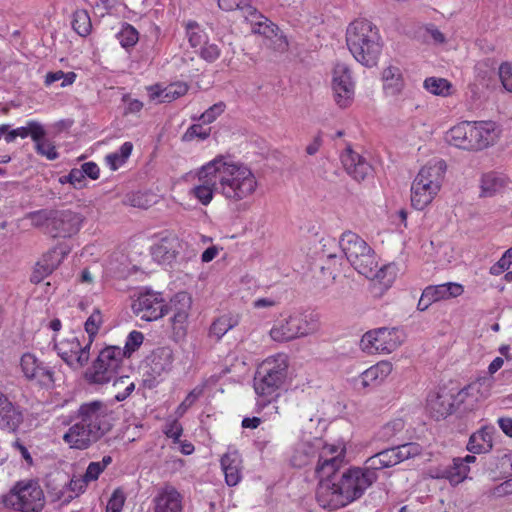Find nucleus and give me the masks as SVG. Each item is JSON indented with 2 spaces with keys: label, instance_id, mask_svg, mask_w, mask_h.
I'll return each instance as SVG.
<instances>
[{
  "label": "nucleus",
  "instance_id": "f257e3e1",
  "mask_svg": "<svg viewBox=\"0 0 512 512\" xmlns=\"http://www.w3.org/2000/svg\"><path fill=\"white\" fill-rule=\"evenodd\" d=\"M195 179L189 196L203 206L210 205L216 194L228 205H238L251 199L259 188L258 178L248 164L224 154L197 168Z\"/></svg>",
  "mask_w": 512,
  "mask_h": 512
},
{
  "label": "nucleus",
  "instance_id": "f03ea898",
  "mask_svg": "<svg viewBox=\"0 0 512 512\" xmlns=\"http://www.w3.org/2000/svg\"><path fill=\"white\" fill-rule=\"evenodd\" d=\"M377 478V475L372 474L365 467L339 470L330 478L318 482L316 500L324 509L343 508L361 498Z\"/></svg>",
  "mask_w": 512,
  "mask_h": 512
},
{
  "label": "nucleus",
  "instance_id": "7ed1b4c3",
  "mask_svg": "<svg viewBox=\"0 0 512 512\" xmlns=\"http://www.w3.org/2000/svg\"><path fill=\"white\" fill-rule=\"evenodd\" d=\"M339 245L348 262L359 274L374 278L375 284H383L385 288L391 286L394 275L390 274L386 278L390 268L385 266L377 270L378 262L375 252L358 234L351 231L344 232Z\"/></svg>",
  "mask_w": 512,
  "mask_h": 512
},
{
  "label": "nucleus",
  "instance_id": "20e7f679",
  "mask_svg": "<svg viewBox=\"0 0 512 512\" xmlns=\"http://www.w3.org/2000/svg\"><path fill=\"white\" fill-rule=\"evenodd\" d=\"M346 44L356 61L366 67L377 65L382 42L379 29L367 19H356L346 30Z\"/></svg>",
  "mask_w": 512,
  "mask_h": 512
},
{
  "label": "nucleus",
  "instance_id": "39448f33",
  "mask_svg": "<svg viewBox=\"0 0 512 512\" xmlns=\"http://www.w3.org/2000/svg\"><path fill=\"white\" fill-rule=\"evenodd\" d=\"M499 138L494 121H462L451 127L445 140L451 146L469 152H479L493 146Z\"/></svg>",
  "mask_w": 512,
  "mask_h": 512
},
{
  "label": "nucleus",
  "instance_id": "423d86ee",
  "mask_svg": "<svg viewBox=\"0 0 512 512\" xmlns=\"http://www.w3.org/2000/svg\"><path fill=\"white\" fill-rule=\"evenodd\" d=\"M289 357L285 353H277L264 359L257 369L254 379V390L258 395L257 406L263 409L275 400L278 391L288 377Z\"/></svg>",
  "mask_w": 512,
  "mask_h": 512
},
{
  "label": "nucleus",
  "instance_id": "0eeeda50",
  "mask_svg": "<svg viewBox=\"0 0 512 512\" xmlns=\"http://www.w3.org/2000/svg\"><path fill=\"white\" fill-rule=\"evenodd\" d=\"M26 218L50 237L63 239L77 235L84 221L80 213L69 209H40L29 212Z\"/></svg>",
  "mask_w": 512,
  "mask_h": 512
},
{
  "label": "nucleus",
  "instance_id": "6e6552de",
  "mask_svg": "<svg viewBox=\"0 0 512 512\" xmlns=\"http://www.w3.org/2000/svg\"><path fill=\"white\" fill-rule=\"evenodd\" d=\"M447 164L443 159H433L427 162L411 184V205L416 210L429 206L441 190Z\"/></svg>",
  "mask_w": 512,
  "mask_h": 512
},
{
  "label": "nucleus",
  "instance_id": "1a4fd4ad",
  "mask_svg": "<svg viewBox=\"0 0 512 512\" xmlns=\"http://www.w3.org/2000/svg\"><path fill=\"white\" fill-rule=\"evenodd\" d=\"M3 505L18 512H41L46 498L39 482L34 479L17 481L2 497Z\"/></svg>",
  "mask_w": 512,
  "mask_h": 512
},
{
  "label": "nucleus",
  "instance_id": "9d476101",
  "mask_svg": "<svg viewBox=\"0 0 512 512\" xmlns=\"http://www.w3.org/2000/svg\"><path fill=\"white\" fill-rule=\"evenodd\" d=\"M317 463L315 476L318 482L330 478L345 464L346 444L343 441L327 443L322 439L316 440Z\"/></svg>",
  "mask_w": 512,
  "mask_h": 512
},
{
  "label": "nucleus",
  "instance_id": "9b49d317",
  "mask_svg": "<svg viewBox=\"0 0 512 512\" xmlns=\"http://www.w3.org/2000/svg\"><path fill=\"white\" fill-rule=\"evenodd\" d=\"M76 419L85 423L99 439L114 426L113 411L106 403L98 400L82 403L76 412Z\"/></svg>",
  "mask_w": 512,
  "mask_h": 512
},
{
  "label": "nucleus",
  "instance_id": "f8f14e48",
  "mask_svg": "<svg viewBox=\"0 0 512 512\" xmlns=\"http://www.w3.org/2000/svg\"><path fill=\"white\" fill-rule=\"evenodd\" d=\"M19 370L22 378L28 383L40 388L54 386V368L35 352L27 351L20 356Z\"/></svg>",
  "mask_w": 512,
  "mask_h": 512
},
{
  "label": "nucleus",
  "instance_id": "ddd939ff",
  "mask_svg": "<svg viewBox=\"0 0 512 512\" xmlns=\"http://www.w3.org/2000/svg\"><path fill=\"white\" fill-rule=\"evenodd\" d=\"M122 361V348L108 346L99 352L98 357L86 372V379L93 384L108 383L117 374Z\"/></svg>",
  "mask_w": 512,
  "mask_h": 512
},
{
  "label": "nucleus",
  "instance_id": "4468645a",
  "mask_svg": "<svg viewBox=\"0 0 512 512\" xmlns=\"http://www.w3.org/2000/svg\"><path fill=\"white\" fill-rule=\"evenodd\" d=\"M405 339L404 332L399 328L381 327L366 332L360 347L367 354H389L395 351Z\"/></svg>",
  "mask_w": 512,
  "mask_h": 512
},
{
  "label": "nucleus",
  "instance_id": "2eb2a0df",
  "mask_svg": "<svg viewBox=\"0 0 512 512\" xmlns=\"http://www.w3.org/2000/svg\"><path fill=\"white\" fill-rule=\"evenodd\" d=\"M422 447L415 442L406 443L393 448L385 449L369 457L365 462V469L377 475L378 470L389 468L410 458L420 455Z\"/></svg>",
  "mask_w": 512,
  "mask_h": 512
},
{
  "label": "nucleus",
  "instance_id": "dca6fc26",
  "mask_svg": "<svg viewBox=\"0 0 512 512\" xmlns=\"http://www.w3.org/2000/svg\"><path fill=\"white\" fill-rule=\"evenodd\" d=\"M92 342L84 335L78 337L74 334L63 338L55 344L58 356L72 369L84 367L90 359Z\"/></svg>",
  "mask_w": 512,
  "mask_h": 512
},
{
  "label": "nucleus",
  "instance_id": "f3484780",
  "mask_svg": "<svg viewBox=\"0 0 512 512\" xmlns=\"http://www.w3.org/2000/svg\"><path fill=\"white\" fill-rule=\"evenodd\" d=\"M316 324L301 313H294L288 318L277 321L270 329V337L276 342H288L312 333Z\"/></svg>",
  "mask_w": 512,
  "mask_h": 512
},
{
  "label": "nucleus",
  "instance_id": "a211bd4d",
  "mask_svg": "<svg viewBox=\"0 0 512 512\" xmlns=\"http://www.w3.org/2000/svg\"><path fill=\"white\" fill-rule=\"evenodd\" d=\"M495 378L492 376H481L459 390L455 395L457 408L463 411L476 409L482 401L491 396Z\"/></svg>",
  "mask_w": 512,
  "mask_h": 512
},
{
  "label": "nucleus",
  "instance_id": "6ab92c4d",
  "mask_svg": "<svg viewBox=\"0 0 512 512\" xmlns=\"http://www.w3.org/2000/svg\"><path fill=\"white\" fill-rule=\"evenodd\" d=\"M134 314L145 321H155L168 314L167 303L159 292L140 293L132 303Z\"/></svg>",
  "mask_w": 512,
  "mask_h": 512
},
{
  "label": "nucleus",
  "instance_id": "aec40b11",
  "mask_svg": "<svg viewBox=\"0 0 512 512\" xmlns=\"http://www.w3.org/2000/svg\"><path fill=\"white\" fill-rule=\"evenodd\" d=\"M332 89L334 100L340 108L349 107L354 99V83L351 71L345 64L338 63L333 70Z\"/></svg>",
  "mask_w": 512,
  "mask_h": 512
},
{
  "label": "nucleus",
  "instance_id": "412c9836",
  "mask_svg": "<svg viewBox=\"0 0 512 512\" xmlns=\"http://www.w3.org/2000/svg\"><path fill=\"white\" fill-rule=\"evenodd\" d=\"M218 6L221 10L231 12L240 10L244 13L245 18L252 25L258 26L257 32L266 34V30L274 32L277 27L264 15H262L255 7L252 6L251 0H218Z\"/></svg>",
  "mask_w": 512,
  "mask_h": 512
},
{
  "label": "nucleus",
  "instance_id": "4be33fe9",
  "mask_svg": "<svg viewBox=\"0 0 512 512\" xmlns=\"http://www.w3.org/2000/svg\"><path fill=\"white\" fill-rule=\"evenodd\" d=\"M182 248L181 240L171 232H163L150 247L152 258L161 264L172 263Z\"/></svg>",
  "mask_w": 512,
  "mask_h": 512
},
{
  "label": "nucleus",
  "instance_id": "5701e85b",
  "mask_svg": "<svg viewBox=\"0 0 512 512\" xmlns=\"http://www.w3.org/2000/svg\"><path fill=\"white\" fill-rule=\"evenodd\" d=\"M71 252V247L65 243H59L46 253L37 262L36 269L32 274L31 281L39 283L42 279L50 275Z\"/></svg>",
  "mask_w": 512,
  "mask_h": 512
},
{
  "label": "nucleus",
  "instance_id": "b1692460",
  "mask_svg": "<svg viewBox=\"0 0 512 512\" xmlns=\"http://www.w3.org/2000/svg\"><path fill=\"white\" fill-rule=\"evenodd\" d=\"M153 512H182L183 495L170 483L158 488L152 499Z\"/></svg>",
  "mask_w": 512,
  "mask_h": 512
},
{
  "label": "nucleus",
  "instance_id": "393cba45",
  "mask_svg": "<svg viewBox=\"0 0 512 512\" xmlns=\"http://www.w3.org/2000/svg\"><path fill=\"white\" fill-rule=\"evenodd\" d=\"M99 440L96 434L85 423L83 424L80 419H77L63 435V441L70 448L78 450L88 449Z\"/></svg>",
  "mask_w": 512,
  "mask_h": 512
},
{
  "label": "nucleus",
  "instance_id": "a878e982",
  "mask_svg": "<svg viewBox=\"0 0 512 512\" xmlns=\"http://www.w3.org/2000/svg\"><path fill=\"white\" fill-rule=\"evenodd\" d=\"M341 162L345 171L358 182L372 176L373 168L370 163L350 147L341 154Z\"/></svg>",
  "mask_w": 512,
  "mask_h": 512
},
{
  "label": "nucleus",
  "instance_id": "bb28decb",
  "mask_svg": "<svg viewBox=\"0 0 512 512\" xmlns=\"http://www.w3.org/2000/svg\"><path fill=\"white\" fill-rule=\"evenodd\" d=\"M428 408L432 417L435 419L439 420L446 418L454 412L455 408H457L455 395H452L445 390L438 392L436 395L430 396L428 399Z\"/></svg>",
  "mask_w": 512,
  "mask_h": 512
},
{
  "label": "nucleus",
  "instance_id": "cd10ccee",
  "mask_svg": "<svg viewBox=\"0 0 512 512\" xmlns=\"http://www.w3.org/2000/svg\"><path fill=\"white\" fill-rule=\"evenodd\" d=\"M392 370L393 365L390 361H379L360 374V384L363 388L379 386L391 374Z\"/></svg>",
  "mask_w": 512,
  "mask_h": 512
},
{
  "label": "nucleus",
  "instance_id": "c85d7f7f",
  "mask_svg": "<svg viewBox=\"0 0 512 512\" xmlns=\"http://www.w3.org/2000/svg\"><path fill=\"white\" fill-rule=\"evenodd\" d=\"M188 85L184 82L171 83L165 87L155 84L147 87L151 100H158L160 103L171 102L188 92Z\"/></svg>",
  "mask_w": 512,
  "mask_h": 512
},
{
  "label": "nucleus",
  "instance_id": "c756f323",
  "mask_svg": "<svg viewBox=\"0 0 512 512\" xmlns=\"http://www.w3.org/2000/svg\"><path fill=\"white\" fill-rule=\"evenodd\" d=\"M510 183L509 177L503 173L495 171L485 173L480 180V196L493 197L503 192Z\"/></svg>",
  "mask_w": 512,
  "mask_h": 512
},
{
  "label": "nucleus",
  "instance_id": "7c9ffc66",
  "mask_svg": "<svg viewBox=\"0 0 512 512\" xmlns=\"http://www.w3.org/2000/svg\"><path fill=\"white\" fill-rule=\"evenodd\" d=\"M383 91L386 95H399L404 87L405 80L398 66L389 65L382 71Z\"/></svg>",
  "mask_w": 512,
  "mask_h": 512
},
{
  "label": "nucleus",
  "instance_id": "2f4dec72",
  "mask_svg": "<svg viewBox=\"0 0 512 512\" xmlns=\"http://www.w3.org/2000/svg\"><path fill=\"white\" fill-rule=\"evenodd\" d=\"M493 431V427L483 426L474 432L469 438L467 450L474 454L489 452L493 447Z\"/></svg>",
  "mask_w": 512,
  "mask_h": 512
},
{
  "label": "nucleus",
  "instance_id": "473e14b6",
  "mask_svg": "<svg viewBox=\"0 0 512 512\" xmlns=\"http://www.w3.org/2000/svg\"><path fill=\"white\" fill-rule=\"evenodd\" d=\"M221 467L228 486H236L241 481V459L237 452L225 453L221 458Z\"/></svg>",
  "mask_w": 512,
  "mask_h": 512
},
{
  "label": "nucleus",
  "instance_id": "72a5a7b5",
  "mask_svg": "<svg viewBox=\"0 0 512 512\" xmlns=\"http://www.w3.org/2000/svg\"><path fill=\"white\" fill-rule=\"evenodd\" d=\"M430 299L434 303L445 301L461 296L464 293V286L456 282H447L438 285H429L425 288Z\"/></svg>",
  "mask_w": 512,
  "mask_h": 512
},
{
  "label": "nucleus",
  "instance_id": "f704fd0d",
  "mask_svg": "<svg viewBox=\"0 0 512 512\" xmlns=\"http://www.w3.org/2000/svg\"><path fill=\"white\" fill-rule=\"evenodd\" d=\"M24 421L23 412L20 407L12 402L0 408V429L14 433Z\"/></svg>",
  "mask_w": 512,
  "mask_h": 512
},
{
  "label": "nucleus",
  "instance_id": "c9c22d12",
  "mask_svg": "<svg viewBox=\"0 0 512 512\" xmlns=\"http://www.w3.org/2000/svg\"><path fill=\"white\" fill-rule=\"evenodd\" d=\"M239 321L240 318L237 314H223L212 322L208 335L210 338L219 341L229 330L236 327Z\"/></svg>",
  "mask_w": 512,
  "mask_h": 512
},
{
  "label": "nucleus",
  "instance_id": "e433bc0d",
  "mask_svg": "<svg viewBox=\"0 0 512 512\" xmlns=\"http://www.w3.org/2000/svg\"><path fill=\"white\" fill-rule=\"evenodd\" d=\"M192 297L186 291H180L170 298L167 304L168 313L177 316H190Z\"/></svg>",
  "mask_w": 512,
  "mask_h": 512
},
{
  "label": "nucleus",
  "instance_id": "4c0bfd02",
  "mask_svg": "<svg viewBox=\"0 0 512 512\" xmlns=\"http://www.w3.org/2000/svg\"><path fill=\"white\" fill-rule=\"evenodd\" d=\"M497 468L507 480L498 486V493H512V453L504 454L498 459Z\"/></svg>",
  "mask_w": 512,
  "mask_h": 512
},
{
  "label": "nucleus",
  "instance_id": "58836bf2",
  "mask_svg": "<svg viewBox=\"0 0 512 512\" xmlns=\"http://www.w3.org/2000/svg\"><path fill=\"white\" fill-rule=\"evenodd\" d=\"M132 151L133 143L124 142L117 151L106 155L105 162L112 171H116L127 162Z\"/></svg>",
  "mask_w": 512,
  "mask_h": 512
},
{
  "label": "nucleus",
  "instance_id": "ea45409f",
  "mask_svg": "<svg viewBox=\"0 0 512 512\" xmlns=\"http://www.w3.org/2000/svg\"><path fill=\"white\" fill-rule=\"evenodd\" d=\"M469 472V466L462 463L458 457L454 458L452 465L443 471L442 477L447 479L451 485H458L467 478Z\"/></svg>",
  "mask_w": 512,
  "mask_h": 512
},
{
  "label": "nucleus",
  "instance_id": "a19ab883",
  "mask_svg": "<svg viewBox=\"0 0 512 512\" xmlns=\"http://www.w3.org/2000/svg\"><path fill=\"white\" fill-rule=\"evenodd\" d=\"M185 28L188 42L192 48L199 50L209 40L208 34L197 22L189 21Z\"/></svg>",
  "mask_w": 512,
  "mask_h": 512
},
{
  "label": "nucleus",
  "instance_id": "79ce46f5",
  "mask_svg": "<svg viewBox=\"0 0 512 512\" xmlns=\"http://www.w3.org/2000/svg\"><path fill=\"white\" fill-rule=\"evenodd\" d=\"M424 88L436 96L448 97L453 93V86L445 78L428 77L424 80Z\"/></svg>",
  "mask_w": 512,
  "mask_h": 512
},
{
  "label": "nucleus",
  "instance_id": "37998d69",
  "mask_svg": "<svg viewBox=\"0 0 512 512\" xmlns=\"http://www.w3.org/2000/svg\"><path fill=\"white\" fill-rule=\"evenodd\" d=\"M112 463V457L106 455L101 461L89 463L86 472L84 473L81 482L88 484L96 481L101 473Z\"/></svg>",
  "mask_w": 512,
  "mask_h": 512
},
{
  "label": "nucleus",
  "instance_id": "c03bdc74",
  "mask_svg": "<svg viewBox=\"0 0 512 512\" xmlns=\"http://www.w3.org/2000/svg\"><path fill=\"white\" fill-rule=\"evenodd\" d=\"M72 27L74 31L82 37H86L90 34L92 24L90 16L86 10L81 9L74 12Z\"/></svg>",
  "mask_w": 512,
  "mask_h": 512
},
{
  "label": "nucleus",
  "instance_id": "a18cd8bd",
  "mask_svg": "<svg viewBox=\"0 0 512 512\" xmlns=\"http://www.w3.org/2000/svg\"><path fill=\"white\" fill-rule=\"evenodd\" d=\"M116 37L120 45L123 48L128 49L134 47L137 44L139 40V32L133 25L124 23Z\"/></svg>",
  "mask_w": 512,
  "mask_h": 512
},
{
  "label": "nucleus",
  "instance_id": "49530a36",
  "mask_svg": "<svg viewBox=\"0 0 512 512\" xmlns=\"http://www.w3.org/2000/svg\"><path fill=\"white\" fill-rule=\"evenodd\" d=\"M189 316L171 315L169 322L171 326V337L175 342L185 339L188 330Z\"/></svg>",
  "mask_w": 512,
  "mask_h": 512
},
{
  "label": "nucleus",
  "instance_id": "de8ad7c7",
  "mask_svg": "<svg viewBox=\"0 0 512 512\" xmlns=\"http://www.w3.org/2000/svg\"><path fill=\"white\" fill-rule=\"evenodd\" d=\"M113 388L116 390L114 398L121 402L126 400L135 389V383L129 376H121L113 382Z\"/></svg>",
  "mask_w": 512,
  "mask_h": 512
},
{
  "label": "nucleus",
  "instance_id": "09e8293b",
  "mask_svg": "<svg viewBox=\"0 0 512 512\" xmlns=\"http://www.w3.org/2000/svg\"><path fill=\"white\" fill-rule=\"evenodd\" d=\"M14 130L16 137L26 138L30 136L34 142L35 140L45 137L46 134L43 125L34 120H29L25 127H18Z\"/></svg>",
  "mask_w": 512,
  "mask_h": 512
},
{
  "label": "nucleus",
  "instance_id": "8fccbe9b",
  "mask_svg": "<svg viewBox=\"0 0 512 512\" xmlns=\"http://www.w3.org/2000/svg\"><path fill=\"white\" fill-rule=\"evenodd\" d=\"M103 324V315L100 309L96 308L93 310V312L90 314V316L87 318L84 324V329L86 333L88 334V337L86 339L91 340L93 343L96 335L99 332L100 327Z\"/></svg>",
  "mask_w": 512,
  "mask_h": 512
},
{
  "label": "nucleus",
  "instance_id": "3c124183",
  "mask_svg": "<svg viewBox=\"0 0 512 512\" xmlns=\"http://www.w3.org/2000/svg\"><path fill=\"white\" fill-rule=\"evenodd\" d=\"M204 387L196 386L193 388L185 397V399L178 405L175 410L177 418L183 417L186 412L197 402V400L203 395Z\"/></svg>",
  "mask_w": 512,
  "mask_h": 512
},
{
  "label": "nucleus",
  "instance_id": "603ef678",
  "mask_svg": "<svg viewBox=\"0 0 512 512\" xmlns=\"http://www.w3.org/2000/svg\"><path fill=\"white\" fill-rule=\"evenodd\" d=\"M77 78V75L75 72H67L65 73L62 70L56 71V72H48L45 76L44 84L46 86L52 85L54 82H57L59 80H63L61 83V87H67L72 85Z\"/></svg>",
  "mask_w": 512,
  "mask_h": 512
},
{
  "label": "nucleus",
  "instance_id": "864d4df0",
  "mask_svg": "<svg viewBox=\"0 0 512 512\" xmlns=\"http://www.w3.org/2000/svg\"><path fill=\"white\" fill-rule=\"evenodd\" d=\"M143 341L144 335L142 332L137 330L131 331L126 338L124 348L122 349L123 358L130 357L141 347Z\"/></svg>",
  "mask_w": 512,
  "mask_h": 512
},
{
  "label": "nucleus",
  "instance_id": "5fc2aeb1",
  "mask_svg": "<svg viewBox=\"0 0 512 512\" xmlns=\"http://www.w3.org/2000/svg\"><path fill=\"white\" fill-rule=\"evenodd\" d=\"M35 150L37 154L46 157L48 160H55L59 157L56 146L48 139L40 138L35 140Z\"/></svg>",
  "mask_w": 512,
  "mask_h": 512
},
{
  "label": "nucleus",
  "instance_id": "6e6d98bb",
  "mask_svg": "<svg viewBox=\"0 0 512 512\" xmlns=\"http://www.w3.org/2000/svg\"><path fill=\"white\" fill-rule=\"evenodd\" d=\"M211 128L204 127L203 124L191 125L182 136L184 142H190L194 139L205 140L210 136Z\"/></svg>",
  "mask_w": 512,
  "mask_h": 512
},
{
  "label": "nucleus",
  "instance_id": "4d7b16f0",
  "mask_svg": "<svg viewBox=\"0 0 512 512\" xmlns=\"http://www.w3.org/2000/svg\"><path fill=\"white\" fill-rule=\"evenodd\" d=\"M85 175L81 168H73L70 172L60 178V183L71 184L75 189H83L86 187Z\"/></svg>",
  "mask_w": 512,
  "mask_h": 512
},
{
  "label": "nucleus",
  "instance_id": "13d9d810",
  "mask_svg": "<svg viewBox=\"0 0 512 512\" xmlns=\"http://www.w3.org/2000/svg\"><path fill=\"white\" fill-rule=\"evenodd\" d=\"M198 56L208 63L215 62L221 55L220 47L215 43H210L209 40L199 50H197Z\"/></svg>",
  "mask_w": 512,
  "mask_h": 512
},
{
  "label": "nucleus",
  "instance_id": "bf43d9fd",
  "mask_svg": "<svg viewBox=\"0 0 512 512\" xmlns=\"http://www.w3.org/2000/svg\"><path fill=\"white\" fill-rule=\"evenodd\" d=\"M126 501V496L121 488L115 489L106 506L105 512H121Z\"/></svg>",
  "mask_w": 512,
  "mask_h": 512
},
{
  "label": "nucleus",
  "instance_id": "052dcab7",
  "mask_svg": "<svg viewBox=\"0 0 512 512\" xmlns=\"http://www.w3.org/2000/svg\"><path fill=\"white\" fill-rule=\"evenodd\" d=\"M163 433L166 437L172 439L173 443H178L183 434V427L178 418L168 420L163 428Z\"/></svg>",
  "mask_w": 512,
  "mask_h": 512
},
{
  "label": "nucleus",
  "instance_id": "680f3d73",
  "mask_svg": "<svg viewBox=\"0 0 512 512\" xmlns=\"http://www.w3.org/2000/svg\"><path fill=\"white\" fill-rule=\"evenodd\" d=\"M225 108L226 105L223 102H218L205 110L199 117V120H201L203 124H210L225 111Z\"/></svg>",
  "mask_w": 512,
  "mask_h": 512
},
{
  "label": "nucleus",
  "instance_id": "e2e57ef3",
  "mask_svg": "<svg viewBox=\"0 0 512 512\" xmlns=\"http://www.w3.org/2000/svg\"><path fill=\"white\" fill-rule=\"evenodd\" d=\"M124 204L141 209H147L150 206L147 195L140 191L126 195Z\"/></svg>",
  "mask_w": 512,
  "mask_h": 512
},
{
  "label": "nucleus",
  "instance_id": "0e129e2a",
  "mask_svg": "<svg viewBox=\"0 0 512 512\" xmlns=\"http://www.w3.org/2000/svg\"><path fill=\"white\" fill-rule=\"evenodd\" d=\"M499 77L503 87L512 92V64L504 62L499 67Z\"/></svg>",
  "mask_w": 512,
  "mask_h": 512
},
{
  "label": "nucleus",
  "instance_id": "69168bd1",
  "mask_svg": "<svg viewBox=\"0 0 512 512\" xmlns=\"http://www.w3.org/2000/svg\"><path fill=\"white\" fill-rule=\"evenodd\" d=\"M123 101L126 103L124 115L137 114L143 109V103L138 99H132L128 95L123 96Z\"/></svg>",
  "mask_w": 512,
  "mask_h": 512
},
{
  "label": "nucleus",
  "instance_id": "338daca9",
  "mask_svg": "<svg viewBox=\"0 0 512 512\" xmlns=\"http://www.w3.org/2000/svg\"><path fill=\"white\" fill-rule=\"evenodd\" d=\"M81 169L85 177L91 180H97L100 177V168L97 163L93 161L85 162L81 165Z\"/></svg>",
  "mask_w": 512,
  "mask_h": 512
},
{
  "label": "nucleus",
  "instance_id": "774afa93",
  "mask_svg": "<svg viewBox=\"0 0 512 512\" xmlns=\"http://www.w3.org/2000/svg\"><path fill=\"white\" fill-rule=\"evenodd\" d=\"M427 33L438 44H443L446 41L445 35L433 24L426 26Z\"/></svg>",
  "mask_w": 512,
  "mask_h": 512
}]
</instances>
